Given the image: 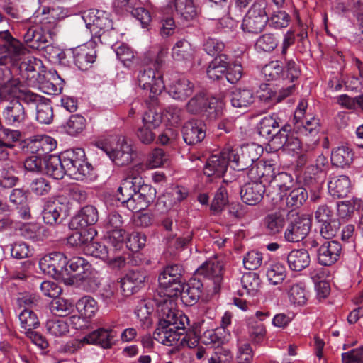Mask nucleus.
Here are the masks:
<instances>
[{
	"mask_svg": "<svg viewBox=\"0 0 363 363\" xmlns=\"http://www.w3.org/2000/svg\"><path fill=\"white\" fill-rule=\"evenodd\" d=\"M21 136L20 131L4 128L2 125L0 128V147L1 150L13 148V143L18 141Z\"/></svg>",
	"mask_w": 363,
	"mask_h": 363,
	"instance_id": "obj_54",
	"label": "nucleus"
},
{
	"mask_svg": "<svg viewBox=\"0 0 363 363\" xmlns=\"http://www.w3.org/2000/svg\"><path fill=\"white\" fill-rule=\"evenodd\" d=\"M68 260L64 253L52 252L44 255L39 261V267L44 274L58 279L69 275Z\"/></svg>",
	"mask_w": 363,
	"mask_h": 363,
	"instance_id": "obj_8",
	"label": "nucleus"
},
{
	"mask_svg": "<svg viewBox=\"0 0 363 363\" xmlns=\"http://www.w3.org/2000/svg\"><path fill=\"white\" fill-rule=\"evenodd\" d=\"M308 197V191L305 188L296 187L292 189L286 196L284 207L297 208L303 204Z\"/></svg>",
	"mask_w": 363,
	"mask_h": 363,
	"instance_id": "obj_45",
	"label": "nucleus"
},
{
	"mask_svg": "<svg viewBox=\"0 0 363 363\" xmlns=\"http://www.w3.org/2000/svg\"><path fill=\"white\" fill-rule=\"evenodd\" d=\"M283 231V238L288 242H298L303 240L311 230V222L307 218L297 216L294 220L286 223Z\"/></svg>",
	"mask_w": 363,
	"mask_h": 363,
	"instance_id": "obj_11",
	"label": "nucleus"
},
{
	"mask_svg": "<svg viewBox=\"0 0 363 363\" xmlns=\"http://www.w3.org/2000/svg\"><path fill=\"white\" fill-rule=\"evenodd\" d=\"M136 83L140 88L148 93L152 101H154L164 88L162 73H157L150 67L139 70Z\"/></svg>",
	"mask_w": 363,
	"mask_h": 363,
	"instance_id": "obj_7",
	"label": "nucleus"
},
{
	"mask_svg": "<svg viewBox=\"0 0 363 363\" xmlns=\"http://www.w3.org/2000/svg\"><path fill=\"white\" fill-rule=\"evenodd\" d=\"M194 84L186 78L179 79L173 83L169 89V94L174 99L184 101L192 95Z\"/></svg>",
	"mask_w": 363,
	"mask_h": 363,
	"instance_id": "obj_34",
	"label": "nucleus"
},
{
	"mask_svg": "<svg viewBox=\"0 0 363 363\" xmlns=\"http://www.w3.org/2000/svg\"><path fill=\"white\" fill-rule=\"evenodd\" d=\"M204 289V283L201 278L196 274L183 285V290L179 296L182 302L186 306H194L201 298Z\"/></svg>",
	"mask_w": 363,
	"mask_h": 363,
	"instance_id": "obj_19",
	"label": "nucleus"
},
{
	"mask_svg": "<svg viewBox=\"0 0 363 363\" xmlns=\"http://www.w3.org/2000/svg\"><path fill=\"white\" fill-rule=\"evenodd\" d=\"M61 156L67 174L75 179L82 180L90 174L92 167L86 160L83 149L67 150L62 152Z\"/></svg>",
	"mask_w": 363,
	"mask_h": 363,
	"instance_id": "obj_6",
	"label": "nucleus"
},
{
	"mask_svg": "<svg viewBox=\"0 0 363 363\" xmlns=\"http://www.w3.org/2000/svg\"><path fill=\"white\" fill-rule=\"evenodd\" d=\"M290 125L282 126V132L279 133L278 141L275 144L277 148L283 147L294 152H298L301 150V143L299 138L294 135Z\"/></svg>",
	"mask_w": 363,
	"mask_h": 363,
	"instance_id": "obj_30",
	"label": "nucleus"
},
{
	"mask_svg": "<svg viewBox=\"0 0 363 363\" xmlns=\"http://www.w3.org/2000/svg\"><path fill=\"white\" fill-rule=\"evenodd\" d=\"M230 158L229 152L212 155L206 161L203 173L208 177L221 178L227 171Z\"/></svg>",
	"mask_w": 363,
	"mask_h": 363,
	"instance_id": "obj_13",
	"label": "nucleus"
},
{
	"mask_svg": "<svg viewBox=\"0 0 363 363\" xmlns=\"http://www.w3.org/2000/svg\"><path fill=\"white\" fill-rule=\"evenodd\" d=\"M42 18L41 23L45 26V24H50L49 28H54L57 23V21L64 17L62 7L52 6L47 7L43 6L42 9Z\"/></svg>",
	"mask_w": 363,
	"mask_h": 363,
	"instance_id": "obj_49",
	"label": "nucleus"
},
{
	"mask_svg": "<svg viewBox=\"0 0 363 363\" xmlns=\"http://www.w3.org/2000/svg\"><path fill=\"white\" fill-rule=\"evenodd\" d=\"M266 276L269 282L273 285L281 283L286 277V269L280 263L271 264L266 272Z\"/></svg>",
	"mask_w": 363,
	"mask_h": 363,
	"instance_id": "obj_56",
	"label": "nucleus"
},
{
	"mask_svg": "<svg viewBox=\"0 0 363 363\" xmlns=\"http://www.w3.org/2000/svg\"><path fill=\"white\" fill-rule=\"evenodd\" d=\"M111 250L112 249L108 248L107 246L102 243L93 241L92 238H91L89 244L86 245V246L84 248V250L86 255L99 258L104 261H106L107 259H109Z\"/></svg>",
	"mask_w": 363,
	"mask_h": 363,
	"instance_id": "obj_48",
	"label": "nucleus"
},
{
	"mask_svg": "<svg viewBox=\"0 0 363 363\" xmlns=\"http://www.w3.org/2000/svg\"><path fill=\"white\" fill-rule=\"evenodd\" d=\"M224 103L222 101L212 99L208 100L203 111V115L209 120H216L223 114Z\"/></svg>",
	"mask_w": 363,
	"mask_h": 363,
	"instance_id": "obj_63",
	"label": "nucleus"
},
{
	"mask_svg": "<svg viewBox=\"0 0 363 363\" xmlns=\"http://www.w3.org/2000/svg\"><path fill=\"white\" fill-rule=\"evenodd\" d=\"M21 328L25 333L30 332L40 325L37 315L33 310L24 308L18 315Z\"/></svg>",
	"mask_w": 363,
	"mask_h": 363,
	"instance_id": "obj_43",
	"label": "nucleus"
},
{
	"mask_svg": "<svg viewBox=\"0 0 363 363\" xmlns=\"http://www.w3.org/2000/svg\"><path fill=\"white\" fill-rule=\"evenodd\" d=\"M204 289V283L201 278L196 274L183 285V290L179 296L182 302L186 306H194L201 298Z\"/></svg>",
	"mask_w": 363,
	"mask_h": 363,
	"instance_id": "obj_18",
	"label": "nucleus"
},
{
	"mask_svg": "<svg viewBox=\"0 0 363 363\" xmlns=\"http://www.w3.org/2000/svg\"><path fill=\"white\" fill-rule=\"evenodd\" d=\"M23 37L24 43L27 46L38 50L45 48V43H48L46 34L42 27L38 26H32L27 28Z\"/></svg>",
	"mask_w": 363,
	"mask_h": 363,
	"instance_id": "obj_29",
	"label": "nucleus"
},
{
	"mask_svg": "<svg viewBox=\"0 0 363 363\" xmlns=\"http://www.w3.org/2000/svg\"><path fill=\"white\" fill-rule=\"evenodd\" d=\"M318 225L321 237L329 240L336 235L340 229V223L335 218Z\"/></svg>",
	"mask_w": 363,
	"mask_h": 363,
	"instance_id": "obj_64",
	"label": "nucleus"
},
{
	"mask_svg": "<svg viewBox=\"0 0 363 363\" xmlns=\"http://www.w3.org/2000/svg\"><path fill=\"white\" fill-rule=\"evenodd\" d=\"M76 308L82 315L88 318L93 317L99 310L96 301L89 296L82 297L77 301Z\"/></svg>",
	"mask_w": 363,
	"mask_h": 363,
	"instance_id": "obj_44",
	"label": "nucleus"
},
{
	"mask_svg": "<svg viewBox=\"0 0 363 363\" xmlns=\"http://www.w3.org/2000/svg\"><path fill=\"white\" fill-rule=\"evenodd\" d=\"M184 142L189 145L200 143L206 137L205 126L201 121L191 120L184 123L182 128Z\"/></svg>",
	"mask_w": 363,
	"mask_h": 363,
	"instance_id": "obj_24",
	"label": "nucleus"
},
{
	"mask_svg": "<svg viewBox=\"0 0 363 363\" xmlns=\"http://www.w3.org/2000/svg\"><path fill=\"white\" fill-rule=\"evenodd\" d=\"M36 119L41 123L49 124L53 118L52 106L50 101L43 100L36 106Z\"/></svg>",
	"mask_w": 363,
	"mask_h": 363,
	"instance_id": "obj_62",
	"label": "nucleus"
},
{
	"mask_svg": "<svg viewBox=\"0 0 363 363\" xmlns=\"http://www.w3.org/2000/svg\"><path fill=\"white\" fill-rule=\"evenodd\" d=\"M229 64V57L221 54L209 63L207 69L208 77L213 80H218L224 75L226 77L227 67Z\"/></svg>",
	"mask_w": 363,
	"mask_h": 363,
	"instance_id": "obj_36",
	"label": "nucleus"
},
{
	"mask_svg": "<svg viewBox=\"0 0 363 363\" xmlns=\"http://www.w3.org/2000/svg\"><path fill=\"white\" fill-rule=\"evenodd\" d=\"M280 122V118L275 113L264 116L257 126L259 135L275 145L279 140L277 138L279 133L282 132V128L279 129Z\"/></svg>",
	"mask_w": 363,
	"mask_h": 363,
	"instance_id": "obj_16",
	"label": "nucleus"
},
{
	"mask_svg": "<svg viewBox=\"0 0 363 363\" xmlns=\"http://www.w3.org/2000/svg\"><path fill=\"white\" fill-rule=\"evenodd\" d=\"M265 191L266 187L262 181H253L243 185L240 194L241 199L245 203L255 206L262 200Z\"/></svg>",
	"mask_w": 363,
	"mask_h": 363,
	"instance_id": "obj_23",
	"label": "nucleus"
},
{
	"mask_svg": "<svg viewBox=\"0 0 363 363\" xmlns=\"http://www.w3.org/2000/svg\"><path fill=\"white\" fill-rule=\"evenodd\" d=\"M140 183H143L141 177L130 175L125 178L118 187V192L121 196H118V200L128 208V201L134 199L137 191L140 186Z\"/></svg>",
	"mask_w": 363,
	"mask_h": 363,
	"instance_id": "obj_22",
	"label": "nucleus"
},
{
	"mask_svg": "<svg viewBox=\"0 0 363 363\" xmlns=\"http://www.w3.org/2000/svg\"><path fill=\"white\" fill-rule=\"evenodd\" d=\"M67 267L69 275L71 272H74L77 279L82 274L89 273L91 266L85 259L80 257H74L68 261Z\"/></svg>",
	"mask_w": 363,
	"mask_h": 363,
	"instance_id": "obj_51",
	"label": "nucleus"
},
{
	"mask_svg": "<svg viewBox=\"0 0 363 363\" xmlns=\"http://www.w3.org/2000/svg\"><path fill=\"white\" fill-rule=\"evenodd\" d=\"M81 17L92 36L101 37L106 31L113 28L112 21L101 11L90 9L84 11Z\"/></svg>",
	"mask_w": 363,
	"mask_h": 363,
	"instance_id": "obj_10",
	"label": "nucleus"
},
{
	"mask_svg": "<svg viewBox=\"0 0 363 363\" xmlns=\"http://www.w3.org/2000/svg\"><path fill=\"white\" fill-rule=\"evenodd\" d=\"M286 222L285 216L280 211H275L264 216L263 225L269 235H275L284 230Z\"/></svg>",
	"mask_w": 363,
	"mask_h": 363,
	"instance_id": "obj_32",
	"label": "nucleus"
},
{
	"mask_svg": "<svg viewBox=\"0 0 363 363\" xmlns=\"http://www.w3.org/2000/svg\"><path fill=\"white\" fill-rule=\"evenodd\" d=\"M286 262L291 270L300 272L309 266L311 259L306 250L295 249L288 254Z\"/></svg>",
	"mask_w": 363,
	"mask_h": 363,
	"instance_id": "obj_31",
	"label": "nucleus"
},
{
	"mask_svg": "<svg viewBox=\"0 0 363 363\" xmlns=\"http://www.w3.org/2000/svg\"><path fill=\"white\" fill-rule=\"evenodd\" d=\"M98 148L104 152L117 166H125L133 160L132 145L124 137H111L109 141H98Z\"/></svg>",
	"mask_w": 363,
	"mask_h": 363,
	"instance_id": "obj_3",
	"label": "nucleus"
},
{
	"mask_svg": "<svg viewBox=\"0 0 363 363\" xmlns=\"http://www.w3.org/2000/svg\"><path fill=\"white\" fill-rule=\"evenodd\" d=\"M252 91L248 89H235L230 94V102L233 107L247 108L254 102Z\"/></svg>",
	"mask_w": 363,
	"mask_h": 363,
	"instance_id": "obj_39",
	"label": "nucleus"
},
{
	"mask_svg": "<svg viewBox=\"0 0 363 363\" xmlns=\"http://www.w3.org/2000/svg\"><path fill=\"white\" fill-rule=\"evenodd\" d=\"M147 279V272L142 269L130 270L121 279V287L124 295L128 296L136 293L145 286Z\"/></svg>",
	"mask_w": 363,
	"mask_h": 363,
	"instance_id": "obj_14",
	"label": "nucleus"
},
{
	"mask_svg": "<svg viewBox=\"0 0 363 363\" xmlns=\"http://www.w3.org/2000/svg\"><path fill=\"white\" fill-rule=\"evenodd\" d=\"M184 269L183 266L179 264L167 265L160 272L158 277V282L160 291L164 296L174 298L179 296L183 290L185 279L183 277Z\"/></svg>",
	"mask_w": 363,
	"mask_h": 363,
	"instance_id": "obj_4",
	"label": "nucleus"
},
{
	"mask_svg": "<svg viewBox=\"0 0 363 363\" xmlns=\"http://www.w3.org/2000/svg\"><path fill=\"white\" fill-rule=\"evenodd\" d=\"M268 4L265 0H255L245 15L241 28L245 33L258 34L269 21Z\"/></svg>",
	"mask_w": 363,
	"mask_h": 363,
	"instance_id": "obj_5",
	"label": "nucleus"
},
{
	"mask_svg": "<svg viewBox=\"0 0 363 363\" xmlns=\"http://www.w3.org/2000/svg\"><path fill=\"white\" fill-rule=\"evenodd\" d=\"M172 56L177 61L190 60L192 57L191 44L186 40L177 41L172 48Z\"/></svg>",
	"mask_w": 363,
	"mask_h": 363,
	"instance_id": "obj_50",
	"label": "nucleus"
},
{
	"mask_svg": "<svg viewBox=\"0 0 363 363\" xmlns=\"http://www.w3.org/2000/svg\"><path fill=\"white\" fill-rule=\"evenodd\" d=\"M65 207L57 199L47 201L42 211L43 221L50 225L57 224Z\"/></svg>",
	"mask_w": 363,
	"mask_h": 363,
	"instance_id": "obj_33",
	"label": "nucleus"
},
{
	"mask_svg": "<svg viewBox=\"0 0 363 363\" xmlns=\"http://www.w3.org/2000/svg\"><path fill=\"white\" fill-rule=\"evenodd\" d=\"M24 106L18 99L11 100L3 111L4 121L8 125L19 127L26 118Z\"/></svg>",
	"mask_w": 363,
	"mask_h": 363,
	"instance_id": "obj_20",
	"label": "nucleus"
},
{
	"mask_svg": "<svg viewBox=\"0 0 363 363\" xmlns=\"http://www.w3.org/2000/svg\"><path fill=\"white\" fill-rule=\"evenodd\" d=\"M266 198L272 206L278 208H284V197L286 196V192L281 191L279 188L274 187L269 183V186L266 189Z\"/></svg>",
	"mask_w": 363,
	"mask_h": 363,
	"instance_id": "obj_59",
	"label": "nucleus"
},
{
	"mask_svg": "<svg viewBox=\"0 0 363 363\" xmlns=\"http://www.w3.org/2000/svg\"><path fill=\"white\" fill-rule=\"evenodd\" d=\"M247 175L252 180L262 179L269 183V180L274 176V167L272 164L263 161H257L247 171Z\"/></svg>",
	"mask_w": 363,
	"mask_h": 363,
	"instance_id": "obj_35",
	"label": "nucleus"
},
{
	"mask_svg": "<svg viewBox=\"0 0 363 363\" xmlns=\"http://www.w3.org/2000/svg\"><path fill=\"white\" fill-rule=\"evenodd\" d=\"M45 328L48 333L55 337H62L69 333V325L63 320L54 318L47 320Z\"/></svg>",
	"mask_w": 363,
	"mask_h": 363,
	"instance_id": "obj_52",
	"label": "nucleus"
},
{
	"mask_svg": "<svg viewBox=\"0 0 363 363\" xmlns=\"http://www.w3.org/2000/svg\"><path fill=\"white\" fill-rule=\"evenodd\" d=\"M61 154L50 155L45 160V170L48 175L55 179H62L67 174Z\"/></svg>",
	"mask_w": 363,
	"mask_h": 363,
	"instance_id": "obj_38",
	"label": "nucleus"
},
{
	"mask_svg": "<svg viewBox=\"0 0 363 363\" xmlns=\"http://www.w3.org/2000/svg\"><path fill=\"white\" fill-rule=\"evenodd\" d=\"M279 40L273 33H264L256 40L255 48L259 52H272L278 46Z\"/></svg>",
	"mask_w": 363,
	"mask_h": 363,
	"instance_id": "obj_47",
	"label": "nucleus"
},
{
	"mask_svg": "<svg viewBox=\"0 0 363 363\" xmlns=\"http://www.w3.org/2000/svg\"><path fill=\"white\" fill-rule=\"evenodd\" d=\"M328 192L335 199L345 197L351 190V183L348 177L341 175L330 177L328 183Z\"/></svg>",
	"mask_w": 363,
	"mask_h": 363,
	"instance_id": "obj_28",
	"label": "nucleus"
},
{
	"mask_svg": "<svg viewBox=\"0 0 363 363\" xmlns=\"http://www.w3.org/2000/svg\"><path fill=\"white\" fill-rule=\"evenodd\" d=\"M208 100L204 93L199 92L188 101L186 105V111L191 114L203 113Z\"/></svg>",
	"mask_w": 363,
	"mask_h": 363,
	"instance_id": "obj_57",
	"label": "nucleus"
},
{
	"mask_svg": "<svg viewBox=\"0 0 363 363\" xmlns=\"http://www.w3.org/2000/svg\"><path fill=\"white\" fill-rule=\"evenodd\" d=\"M269 183L274 187L287 192L293 187L294 179L292 176L286 172H279L277 174L274 173V176L269 180Z\"/></svg>",
	"mask_w": 363,
	"mask_h": 363,
	"instance_id": "obj_60",
	"label": "nucleus"
},
{
	"mask_svg": "<svg viewBox=\"0 0 363 363\" xmlns=\"http://www.w3.org/2000/svg\"><path fill=\"white\" fill-rule=\"evenodd\" d=\"M195 274L198 277H203L211 280L216 291L223 281V264L217 258L209 259L203 263L196 271Z\"/></svg>",
	"mask_w": 363,
	"mask_h": 363,
	"instance_id": "obj_12",
	"label": "nucleus"
},
{
	"mask_svg": "<svg viewBox=\"0 0 363 363\" xmlns=\"http://www.w3.org/2000/svg\"><path fill=\"white\" fill-rule=\"evenodd\" d=\"M193 235L188 233L183 236L172 238L168 242L167 250L174 257L179 259V254L189 248L192 241Z\"/></svg>",
	"mask_w": 363,
	"mask_h": 363,
	"instance_id": "obj_41",
	"label": "nucleus"
},
{
	"mask_svg": "<svg viewBox=\"0 0 363 363\" xmlns=\"http://www.w3.org/2000/svg\"><path fill=\"white\" fill-rule=\"evenodd\" d=\"M241 283L247 294L255 296L259 290L261 280L257 273L248 272L242 276Z\"/></svg>",
	"mask_w": 363,
	"mask_h": 363,
	"instance_id": "obj_53",
	"label": "nucleus"
},
{
	"mask_svg": "<svg viewBox=\"0 0 363 363\" xmlns=\"http://www.w3.org/2000/svg\"><path fill=\"white\" fill-rule=\"evenodd\" d=\"M163 120L172 126L179 125L184 118V111L176 106H169L162 112Z\"/></svg>",
	"mask_w": 363,
	"mask_h": 363,
	"instance_id": "obj_58",
	"label": "nucleus"
},
{
	"mask_svg": "<svg viewBox=\"0 0 363 363\" xmlns=\"http://www.w3.org/2000/svg\"><path fill=\"white\" fill-rule=\"evenodd\" d=\"M74 63L81 70H87L91 67L96 57V52L86 45L74 48L70 52Z\"/></svg>",
	"mask_w": 363,
	"mask_h": 363,
	"instance_id": "obj_27",
	"label": "nucleus"
},
{
	"mask_svg": "<svg viewBox=\"0 0 363 363\" xmlns=\"http://www.w3.org/2000/svg\"><path fill=\"white\" fill-rule=\"evenodd\" d=\"M116 332L112 329L99 328L84 337L86 344L96 345L104 349L111 348L114 343Z\"/></svg>",
	"mask_w": 363,
	"mask_h": 363,
	"instance_id": "obj_26",
	"label": "nucleus"
},
{
	"mask_svg": "<svg viewBox=\"0 0 363 363\" xmlns=\"http://www.w3.org/2000/svg\"><path fill=\"white\" fill-rule=\"evenodd\" d=\"M177 13L181 19L189 21L197 15V11L192 0H174Z\"/></svg>",
	"mask_w": 363,
	"mask_h": 363,
	"instance_id": "obj_42",
	"label": "nucleus"
},
{
	"mask_svg": "<svg viewBox=\"0 0 363 363\" xmlns=\"http://www.w3.org/2000/svg\"><path fill=\"white\" fill-rule=\"evenodd\" d=\"M74 310V304L65 298H54L50 303V311L56 316L65 317L70 315Z\"/></svg>",
	"mask_w": 363,
	"mask_h": 363,
	"instance_id": "obj_46",
	"label": "nucleus"
},
{
	"mask_svg": "<svg viewBox=\"0 0 363 363\" xmlns=\"http://www.w3.org/2000/svg\"><path fill=\"white\" fill-rule=\"evenodd\" d=\"M262 149L255 143L247 144L241 147V154L233 150L229 152L233 168L238 171L250 169L258 161Z\"/></svg>",
	"mask_w": 363,
	"mask_h": 363,
	"instance_id": "obj_9",
	"label": "nucleus"
},
{
	"mask_svg": "<svg viewBox=\"0 0 363 363\" xmlns=\"http://www.w3.org/2000/svg\"><path fill=\"white\" fill-rule=\"evenodd\" d=\"M286 291L291 303L297 306H303L306 303L308 294L303 283H293L287 287Z\"/></svg>",
	"mask_w": 363,
	"mask_h": 363,
	"instance_id": "obj_37",
	"label": "nucleus"
},
{
	"mask_svg": "<svg viewBox=\"0 0 363 363\" xmlns=\"http://www.w3.org/2000/svg\"><path fill=\"white\" fill-rule=\"evenodd\" d=\"M20 80L14 78L9 69H0V100L9 101L19 91Z\"/></svg>",
	"mask_w": 363,
	"mask_h": 363,
	"instance_id": "obj_21",
	"label": "nucleus"
},
{
	"mask_svg": "<svg viewBox=\"0 0 363 363\" xmlns=\"http://www.w3.org/2000/svg\"><path fill=\"white\" fill-rule=\"evenodd\" d=\"M169 298L164 296L160 301L161 318L157 328L153 333L155 340L167 346L176 345L181 339V335L186 331V325L189 320L181 311H176L172 306Z\"/></svg>",
	"mask_w": 363,
	"mask_h": 363,
	"instance_id": "obj_2",
	"label": "nucleus"
},
{
	"mask_svg": "<svg viewBox=\"0 0 363 363\" xmlns=\"http://www.w3.org/2000/svg\"><path fill=\"white\" fill-rule=\"evenodd\" d=\"M134 199L128 201V209L131 211H140L147 208L156 197V189L151 185L140 183Z\"/></svg>",
	"mask_w": 363,
	"mask_h": 363,
	"instance_id": "obj_17",
	"label": "nucleus"
},
{
	"mask_svg": "<svg viewBox=\"0 0 363 363\" xmlns=\"http://www.w3.org/2000/svg\"><path fill=\"white\" fill-rule=\"evenodd\" d=\"M26 48L9 30L0 31V66L14 67L18 66L23 79L35 83L38 81L42 61L33 57L20 62L25 55Z\"/></svg>",
	"mask_w": 363,
	"mask_h": 363,
	"instance_id": "obj_1",
	"label": "nucleus"
},
{
	"mask_svg": "<svg viewBox=\"0 0 363 363\" xmlns=\"http://www.w3.org/2000/svg\"><path fill=\"white\" fill-rule=\"evenodd\" d=\"M283 65L281 61L274 60L262 68V74L267 81L282 79Z\"/></svg>",
	"mask_w": 363,
	"mask_h": 363,
	"instance_id": "obj_61",
	"label": "nucleus"
},
{
	"mask_svg": "<svg viewBox=\"0 0 363 363\" xmlns=\"http://www.w3.org/2000/svg\"><path fill=\"white\" fill-rule=\"evenodd\" d=\"M342 252L341 244L335 240H326L317 250L318 263L322 266H331L340 259Z\"/></svg>",
	"mask_w": 363,
	"mask_h": 363,
	"instance_id": "obj_15",
	"label": "nucleus"
},
{
	"mask_svg": "<svg viewBox=\"0 0 363 363\" xmlns=\"http://www.w3.org/2000/svg\"><path fill=\"white\" fill-rule=\"evenodd\" d=\"M295 128L296 131L306 135H316L320 131L319 119L311 117L310 119H306L305 122L296 121L295 122Z\"/></svg>",
	"mask_w": 363,
	"mask_h": 363,
	"instance_id": "obj_55",
	"label": "nucleus"
},
{
	"mask_svg": "<svg viewBox=\"0 0 363 363\" xmlns=\"http://www.w3.org/2000/svg\"><path fill=\"white\" fill-rule=\"evenodd\" d=\"M353 157L354 154L348 147H337L332 151L331 162L334 166L343 168L352 162Z\"/></svg>",
	"mask_w": 363,
	"mask_h": 363,
	"instance_id": "obj_40",
	"label": "nucleus"
},
{
	"mask_svg": "<svg viewBox=\"0 0 363 363\" xmlns=\"http://www.w3.org/2000/svg\"><path fill=\"white\" fill-rule=\"evenodd\" d=\"M99 219L97 209L91 205L81 208L71 220L70 226L75 229H85L89 225L95 224Z\"/></svg>",
	"mask_w": 363,
	"mask_h": 363,
	"instance_id": "obj_25",
	"label": "nucleus"
}]
</instances>
